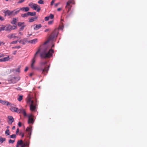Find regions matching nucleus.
Instances as JSON below:
<instances>
[{"label":"nucleus","mask_w":147,"mask_h":147,"mask_svg":"<svg viewBox=\"0 0 147 147\" xmlns=\"http://www.w3.org/2000/svg\"><path fill=\"white\" fill-rule=\"evenodd\" d=\"M53 52L54 51L52 49H50L48 50L47 49H44L40 53V56L41 58H50L52 56Z\"/></svg>","instance_id":"obj_1"},{"label":"nucleus","mask_w":147,"mask_h":147,"mask_svg":"<svg viewBox=\"0 0 147 147\" xmlns=\"http://www.w3.org/2000/svg\"><path fill=\"white\" fill-rule=\"evenodd\" d=\"M58 33V30L57 29H55L51 34L48 40L45 42L44 43V44H45L48 42L50 40H53L55 37H56L57 36Z\"/></svg>","instance_id":"obj_2"},{"label":"nucleus","mask_w":147,"mask_h":147,"mask_svg":"<svg viewBox=\"0 0 147 147\" xmlns=\"http://www.w3.org/2000/svg\"><path fill=\"white\" fill-rule=\"evenodd\" d=\"M19 11H16L15 10L10 11L9 10H7L4 12L5 13V16H8L10 17H13L18 13L19 12Z\"/></svg>","instance_id":"obj_3"},{"label":"nucleus","mask_w":147,"mask_h":147,"mask_svg":"<svg viewBox=\"0 0 147 147\" xmlns=\"http://www.w3.org/2000/svg\"><path fill=\"white\" fill-rule=\"evenodd\" d=\"M40 48H39L35 53L34 57L32 60V63L31 65V67L32 69H34L35 68V67L34 66V64L36 61L35 58L36 57L38 54L40 52Z\"/></svg>","instance_id":"obj_4"},{"label":"nucleus","mask_w":147,"mask_h":147,"mask_svg":"<svg viewBox=\"0 0 147 147\" xmlns=\"http://www.w3.org/2000/svg\"><path fill=\"white\" fill-rule=\"evenodd\" d=\"M9 105L10 107L9 108L10 110L12 112H16L17 113H20V111L19 110V109H18L14 105L10 103V104Z\"/></svg>","instance_id":"obj_5"},{"label":"nucleus","mask_w":147,"mask_h":147,"mask_svg":"<svg viewBox=\"0 0 147 147\" xmlns=\"http://www.w3.org/2000/svg\"><path fill=\"white\" fill-rule=\"evenodd\" d=\"M71 4H74L75 2L74 0H69L66 3L65 7L68 9V11H69L72 7V6L70 5Z\"/></svg>","instance_id":"obj_6"},{"label":"nucleus","mask_w":147,"mask_h":147,"mask_svg":"<svg viewBox=\"0 0 147 147\" xmlns=\"http://www.w3.org/2000/svg\"><path fill=\"white\" fill-rule=\"evenodd\" d=\"M50 66L49 65L46 66L43 69H40L42 71V74H44V75H46L48 73V72L49 70Z\"/></svg>","instance_id":"obj_7"},{"label":"nucleus","mask_w":147,"mask_h":147,"mask_svg":"<svg viewBox=\"0 0 147 147\" xmlns=\"http://www.w3.org/2000/svg\"><path fill=\"white\" fill-rule=\"evenodd\" d=\"M16 34L15 33H12V34H11L9 35H8L7 36V37L9 38V39H11L12 38H13L14 39L15 38H17L18 39H20V38L19 37V36H17L16 35Z\"/></svg>","instance_id":"obj_8"},{"label":"nucleus","mask_w":147,"mask_h":147,"mask_svg":"<svg viewBox=\"0 0 147 147\" xmlns=\"http://www.w3.org/2000/svg\"><path fill=\"white\" fill-rule=\"evenodd\" d=\"M28 123L29 124L33 123L34 122V120L33 118V116L32 115L30 114L28 116Z\"/></svg>","instance_id":"obj_9"},{"label":"nucleus","mask_w":147,"mask_h":147,"mask_svg":"<svg viewBox=\"0 0 147 147\" xmlns=\"http://www.w3.org/2000/svg\"><path fill=\"white\" fill-rule=\"evenodd\" d=\"M36 109V104L34 103L33 100L31 101V103L30 105V109L31 111L35 110Z\"/></svg>","instance_id":"obj_10"},{"label":"nucleus","mask_w":147,"mask_h":147,"mask_svg":"<svg viewBox=\"0 0 147 147\" xmlns=\"http://www.w3.org/2000/svg\"><path fill=\"white\" fill-rule=\"evenodd\" d=\"M8 120L7 122L9 124H11L14 121V119L13 117L11 116H9L8 117Z\"/></svg>","instance_id":"obj_11"},{"label":"nucleus","mask_w":147,"mask_h":147,"mask_svg":"<svg viewBox=\"0 0 147 147\" xmlns=\"http://www.w3.org/2000/svg\"><path fill=\"white\" fill-rule=\"evenodd\" d=\"M34 7L33 9L36 10L37 12H39L40 10V7L39 5L36 4L34 5Z\"/></svg>","instance_id":"obj_12"},{"label":"nucleus","mask_w":147,"mask_h":147,"mask_svg":"<svg viewBox=\"0 0 147 147\" xmlns=\"http://www.w3.org/2000/svg\"><path fill=\"white\" fill-rule=\"evenodd\" d=\"M26 131L28 132L27 137H29L30 138V136L31 134L32 127H27L26 129Z\"/></svg>","instance_id":"obj_13"},{"label":"nucleus","mask_w":147,"mask_h":147,"mask_svg":"<svg viewBox=\"0 0 147 147\" xmlns=\"http://www.w3.org/2000/svg\"><path fill=\"white\" fill-rule=\"evenodd\" d=\"M38 42V39L37 38H35L33 40H29L28 41V43L34 44Z\"/></svg>","instance_id":"obj_14"},{"label":"nucleus","mask_w":147,"mask_h":147,"mask_svg":"<svg viewBox=\"0 0 147 147\" xmlns=\"http://www.w3.org/2000/svg\"><path fill=\"white\" fill-rule=\"evenodd\" d=\"M19 110H20V113H22L24 116L25 117H26L27 116L26 113L24 109L22 108L19 109Z\"/></svg>","instance_id":"obj_15"},{"label":"nucleus","mask_w":147,"mask_h":147,"mask_svg":"<svg viewBox=\"0 0 147 147\" xmlns=\"http://www.w3.org/2000/svg\"><path fill=\"white\" fill-rule=\"evenodd\" d=\"M29 10V8L28 7H23L20 8V10L23 11L27 12Z\"/></svg>","instance_id":"obj_16"},{"label":"nucleus","mask_w":147,"mask_h":147,"mask_svg":"<svg viewBox=\"0 0 147 147\" xmlns=\"http://www.w3.org/2000/svg\"><path fill=\"white\" fill-rule=\"evenodd\" d=\"M0 103H1L2 104L6 105L7 106L10 104V102L5 100H0Z\"/></svg>","instance_id":"obj_17"},{"label":"nucleus","mask_w":147,"mask_h":147,"mask_svg":"<svg viewBox=\"0 0 147 147\" xmlns=\"http://www.w3.org/2000/svg\"><path fill=\"white\" fill-rule=\"evenodd\" d=\"M37 17L36 16L34 17H33L32 18H30L29 19V22H32L34 21L35 20L37 19Z\"/></svg>","instance_id":"obj_18"},{"label":"nucleus","mask_w":147,"mask_h":147,"mask_svg":"<svg viewBox=\"0 0 147 147\" xmlns=\"http://www.w3.org/2000/svg\"><path fill=\"white\" fill-rule=\"evenodd\" d=\"M42 27L41 24H39L38 25H36V26L34 27V29L35 30H37Z\"/></svg>","instance_id":"obj_19"},{"label":"nucleus","mask_w":147,"mask_h":147,"mask_svg":"<svg viewBox=\"0 0 147 147\" xmlns=\"http://www.w3.org/2000/svg\"><path fill=\"white\" fill-rule=\"evenodd\" d=\"M5 30L7 31H11L10 25H6Z\"/></svg>","instance_id":"obj_20"},{"label":"nucleus","mask_w":147,"mask_h":147,"mask_svg":"<svg viewBox=\"0 0 147 147\" xmlns=\"http://www.w3.org/2000/svg\"><path fill=\"white\" fill-rule=\"evenodd\" d=\"M26 41L25 39H22L19 41L20 43L23 45H24L26 43Z\"/></svg>","instance_id":"obj_21"},{"label":"nucleus","mask_w":147,"mask_h":147,"mask_svg":"<svg viewBox=\"0 0 147 147\" xmlns=\"http://www.w3.org/2000/svg\"><path fill=\"white\" fill-rule=\"evenodd\" d=\"M29 16V14H28V12L27 13H25L24 14H22L21 15V16L23 18H24L25 17H28Z\"/></svg>","instance_id":"obj_22"},{"label":"nucleus","mask_w":147,"mask_h":147,"mask_svg":"<svg viewBox=\"0 0 147 147\" xmlns=\"http://www.w3.org/2000/svg\"><path fill=\"white\" fill-rule=\"evenodd\" d=\"M35 3H34L32 2H31L30 3H29V5L30 6V7L32 8V9H33L34 7V5H35Z\"/></svg>","instance_id":"obj_23"},{"label":"nucleus","mask_w":147,"mask_h":147,"mask_svg":"<svg viewBox=\"0 0 147 147\" xmlns=\"http://www.w3.org/2000/svg\"><path fill=\"white\" fill-rule=\"evenodd\" d=\"M16 22H17V19L15 18H13V20L11 22V23L12 24H16Z\"/></svg>","instance_id":"obj_24"},{"label":"nucleus","mask_w":147,"mask_h":147,"mask_svg":"<svg viewBox=\"0 0 147 147\" xmlns=\"http://www.w3.org/2000/svg\"><path fill=\"white\" fill-rule=\"evenodd\" d=\"M6 28V26L2 25V26L0 29V31L2 30H5V28Z\"/></svg>","instance_id":"obj_25"},{"label":"nucleus","mask_w":147,"mask_h":147,"mask_svg":"<svg viewBox=\"0 0 147 147\" xmlns=\"http://www.w3.org/2000/svg\"><path fill=\"white\" fill-rule=\"evenodd\" d=\"M28 13L29 14V16H34L36 15V13L35 12H28Z\"/></svg>","instance_id":"obj_26"},{"label":"nucleus","mask_w":147,"mask_h":147,"mask_svg":"<svg viewBox=\"0 0 147 147\" xmlns=\"http://www.w3.org/2000/svg\"><path fill=\"white\" fill-rule=\"evenodd\" d=\"M19 97L18 98V100L19 101H21L22 99L23 96L22 95H19Z\"/></svg>","instance_id":"obj_27"},{"label":"nucleus","mask_w":147,"mask_h":147,"mask_svg":"<svg viewBox=\"0 0 147 147\" xmlns=\"http://www.w3.org/2000/svg\"><path fill=\"white\" fill-rule=\"evenodd\" d=\"M25 24L24 22H19L18 23V26L19 27H21L24 25Z\"/></svg>","instance_id":"obj_28"},{"label":"nucleus","mask_w":147,"mask_h":147,"mask_svg":"<svg viewBox=\"0 0 147 147\" xmlns=\"http://www.w3.org/2000/svg\"><path fill=\"white\" fill-rule=\"evenodd\" d=\"M17 143L19 145H22L23 143V142L22 140H18V141Z\"/></svg>","instance_id":"obj_29"},{"label":"nucleus","mask_w":147,"mask_h":147,"mask_svg":"<svg viewBox=\"0 0 147 147\" xmlns=\"http://www.w3.org/2000/svg\"><path fill=\"white\" fill-rule=\"evenodd\" d=\"M5 138H2L1 137H0V141L3 143V142L5 140Z\"/></svg>","instance_id":"obj_30"},{"label":"nucleus","mask_w":147,"mask_h":147,"mask_svg":"<svg viewBox=\"0 0 147 147\" xmlns=\"http://www.w3.org/2000/svg\"><path fill=\"white\" fill-rule=\"evenodd\" d=\"M47 63V62L46 61H42L40 62V64L42 65H44Z\"/></svg>","instance_id":"obj_31"},{"label":"nucleus","mask_w":147,"mask_h":147,"mask_svg":"<svg viewBox=\"0 0 147 147\" xmlns=\"http://www.w3.org/2000/svg\"><path fill=\"white\" fill-rule=\"evenodd\" d=\"M49 19H53L54 18V15L52 14H50L49 16H48Z\"/></svg>","instance_id":"obj_32"},{"label":"nucleus","mask_w":147,"mask_h":147,"mask_svg":"<svg viewBox=\"0 0 147 147\" xmlns=\"http://www.w3.org/2000/svg\"><path fill=\"white\" fill-rule=\"evenodd\" d=\"M11 30H14L16 28V26H11L10 25Z\"/></svg>","instance_id":"obj_33"},{"label":"nucleus","mask_w":147,"mask_h":147,"mask_svg":"<svg viewBox=\"0 0 147 147\" xmlns=\"http://www.w3.org/2000/svg\"><path fill=\"white\" fill-rule=\"evenodd\" d=\"M5 134H7V135H9V131L8 129H7L5 131Z\"/></svg>","instance_id":"obj_34"},{"label":"nucleus","mask_w":147,"mask_h":147,"mask_svg":"<svg viewBox=\"0 0 147 147\" xmlns=\"http://www.w3.org/2000/svg\"><path fill=\"white\" fill-rule=\"evenodd\" d=\"M38 2L39 4H43L44 3V1L42 0H39Z\"/></svg>","instance_id":"obj_35"},{"label":"nucleus","mask_w":147,"mask_h":147,"mask_svg":"<svg viewBox=\"0 0 147 147\" xmlns=\"http://www.w3.org/2000/svg\"><path fill=\"white\" fill-rule=\"evenodd\" d=\"M25 24H24L22 26H21L20 27H21L20 29V30H23L24 29V28L25 27Z\"/></svg>","instance_id":"obj_36"},{"label":"nucleus","mask_w":147,"mask_h":147,"mask_svg":"<svg viewBox=\"0 0 147 147\" xmlns=\"http://www.w3.org/2000/svg\"><path fill=\"white\" fill-rule=\"evenodd\" d=\"M15 142V140H13L11 139H10L9 140V143H11V144H13Z\"/></svg>","instance_id":"obj_37"},{"label":"nucleus","mask_w":147,"mask_h":147,"mask_svg":"<svg viewBox=\"0 0 147 147\" xmlns=\"http://www.w3.org/2000/svg\"><path fill=\"white\" fill-rule=\"evenodd\" d=\"M10 137L11 138H15L16 137V135L15 134H13L10 135Z\"/></svg>","instance_id":"obj_38"},{"label":"nucleus","mask_w":147,"mask_h":147,"mask_svg":"<svg viewBox=\"0 0 147 147\" xmlns=\"http://www.w3.org/2000/svg\"><path fill=\"white\" fill-rule=\"evenodd\" d=\"M9 57H5L3 58L4 61H7L8 60Z\"/></svg>","instance_id":"obj_39"},{"label":"nucleus","mask_w":147,"mask_h":147,"mask_svg":"<svg viewBox=\"0 0 147 147\" xmlns=\"http://www.w3.org/2000/svg\"><path fill=\"white\" fill-rule=\"evenodd\" d=\"M18 41L16 40L15 41H13L10 42V44H16L17 43Z\"/></svg>","instance_id":"obj_40"},{"label":"nucleus","mask_w":147,"mask_h":147,"mask_svg":"<svg viewBox=\"0 0 147 147\" xmlns=\"http://www.w3.org/2000/svg\"><path fill=\"white\" fill-rule=\"evenodd\" d=\"M23 144L25 146H28L29 145V143L27 142H26L25 143H23Z\"/></svg>","instance_id":"obj_41"},{"label":"nucleus","mask_w":147,"mask_h":147,"mask_svg":"<svg viewBox=\"0 0 147 147\" xmlns=\"http://www.w3.org/2000/svg\"><path fill=\"white\" fill-rule=\"evenodd\" d=\"M49 19V16L46 17H45V20L46 21H47Z\"/></svg>","instance_id":"obj_42"},{"label":"nucleus","mask_w":147,"mask_h":147,"mask_svg":"<svg viewBox=\"0 0 147 147\" xmlns=\"http://www.w3.org/2000/svg\"><path fill=\"white\" fill-rule=\"evenodd\" d=\"M53 22V20H51V21H49V22H48V24H49V25L51 24H52Z\"/></svg>","instance_id":"obj_43"},{"label":"nucleus","mask_w":147,"mask_h":147,"mask_svg":"<svg viewBox=\"0 0 147 147\" xmlns=\"http://www.w3.org/2000/svg\"><path fill=\"white\" fill-rule=\"evenodd\" d=\"M25 0H20L18 2V3H23L24 1Z\"/></svg>","instance_id":"obj_44"},{"label":"nucleus","mask_w":147,"mask_h":147,"mask_svg":"<svg viewBox=\"0 0 147 147\" xmlns=\"http://www.w3.org/2000/svg\"><path fill=\"white\" fill-rule=\"evenodd\" d=\"M20 48V47L19 46H16L15 47H13V48H17L19 49Z\"/></svg>","instance_id":"obj_45"},{"label":"nucleus","mask_w":147,"mask_h":147,"mask_svg":"<svg viewBox=\"0 0 147 147\" xmlns=\"http://www.w3.org/2000/svg\"><path fill=\"white\" fill-rule=\"evenodd\" d=\"M20 135L21 136L22 138L24 136V134L23 133H20Z\"/></svg>","instance_id":"obj_46"},{"label":"nucleus","mask_w":147,"mask_h":147,"mask_svg":"<svg viewBox=\"0 0 147 147\" xmlns=\"http://www.w3.org/2000/svg\"><path fill=\"white\" fill-rule=\"evenodd\" d=\"M0 20L1 21H3L4 20V19L3 17L0 16Z\"/></svg>","instance_id":"obj_47"},{"label":"nucleus","mask_w":147,"mask_h":147,"mask_svg":"<svg viewBox=\"0 0 147 147\" xmlns=\"http://www.w3.org/2000/svg\"><path fill=\"white\" fill-rule=\"evenodd\" d=\"M19 132V128H17V130L16 131V134H18Z\"/></svg>","instance_id":"obj_48"},{"label":"nucleus","mask_w":147,"mask_h":147,"mask_svg":"<svg viewBox=\"0 0 147 147\" xmlns=\"http://www.w3.org/2000/svg\"><path fill=\"white\" fill-rule=\"evenodd\" d=\"M54 2H55L54 0H52L51 2V5H53V4L54 3Z\"/></svg>","instance_id":"obj_49"},{"label":"nucleus","mask_w":147,"mask_h":147,"mask_svg":"<svg viewBox=\"0 0 147 147\" xmlns=\"http://www.w3.org/2000/svg\"><path fill=\"white\" fill-rule=\"evenodd\" d=\"M18 125L20 127L21 126L22 124H21V123L20 122H19L18 123Z\"/></svg>","instance_id":"obj_50"},{"label":"nucleus","mask_w":147,"mask_h":147,"mask_svg":"<svg viewBox=\"0 0 147 147\" xmlns=\"http://www.w3.org/2000/svg\"><path fill=\"white\" fill-rule=\"evenodd\" d=\"M59 4V3H56L55 4V7H57L58 5Z\"/></svg>","instance_id":"obj_51"},{"label":"nucleus","mask_w":147,"mask_h":147,"mask_svg":"<svg viewBox=\"0 0 147 147\" xmlns=\"http://www.w3.org/2000/svg\"><path fill=\"white\" fill-rule=\"evenodd\" d=\"M49 29H46L45 30V32H46L48 31H49Z\"/></svg>","instance_id":"obj_52"},{"label":"nucleus","mask_w":147,"mask_h":147,"mask_svg":"<svg viewBox=\"0 0 147 147\" xmlns=\"http://www.w3.org/2000/svg\"><path fill=\"white\" fill-rule=\"evenodd\" d=\"M61 9V8H58V9H57V11H60Z\"/></svg>","instance_id":"obj_53"},{"label":"nucleus","mask_w":147,"mask_h":147,"mask_svg":"<svg viewBox=\"0 0 147 147\" xmlns=\"http://www.w3.org/2000/svg\"><path fill=\"white\" fill-rule=\"evenodd\" d=\"M28 69V68L27 67H26V68L24 70V71H26Z\"/></svg>","instance_id":"obj_54"},{"label":"nucleus","mask_w":147,"mask_h":147,"mask_svg":"<svg viewBox=\"0 0 147 147\" xmlns=\"http://www.w3.org/2000/svg\"><path fill=\"white\" fill-rule=\"evenodd\" d=\"M3 61H4L3 58L0 59V62H3Z\"/></svg>","instance_id":"obj_55"},{"label":"nucleus","mask_w":147,"mask_h":147,"mask_svg":"<svg viewBox=\"0 0 147 147\" xmlns=\"http://www.w3.org/2000/svg\"><path fill=\"white\" fill-rule=\"evenodd\" d=\"M15 126H13V127H12V129H15Z\"/></svg>","instance_id":"obj_56"},{"label":"nucleus","mask_w":147,"mask_h":147,"mask_svg":"<svg viewBox=\"0 0 147 147\" xmlns=\"http://www.w3.org/2000/svg\"><path fill=\"white\" fill-rule=\"evenodd\" d=\"M19 34H20V35H22V32H19Z\"/></svg>","instance_id":"obj_57"},{"label":"nucleus","mask_w":147,"mask_h":147,"mask_svg":"<svg viewBox=\"0 0 147 147\" xmlns=\"http://www.w3.org/2000/svg\"><path fill=\"white\" fill-rule=\"evenodd\" d=\"M25 146H24V145L22 144V145H21V147H25Z\"/></svg>","instance_id":"obj_58"},{"label":"nucleus","mask_w":147,"mask_h":147,"mask_svg":"<svg viewBox=\"0 0 147 147\" xmlns=\"http://www.w3.org/2000/svg\"><path fill=\"white\" fill-rule=\"evenodd\" d=\"M19 145L18 144V143H17L16 145V147H19Z\"/></svg>","instance_id":"obj_59"},{"label":"nucleus","mask_w":147,"mask_h":147,"mask_svg":"<svg viewBox=\"0 0 147 147\" xmlns=\"http://www.w3.org/2000/svg\"><path fill=\"white\" fill-rule=\"evenodd\" d=\"M3 43V42H0V46Z\"/></svg>","instance_id":"obj_60"},{"label":"nucleus","mask_w":147,"mask_h":147,"mask_svg":"<svg viewBox=\"0 0 147 147\" xmlns=\"http://www.w3.org/2000/svg\"><path fill=\"white\" fill-rule=\"evenodd\" d=\"M3 54L2 55H0V57H3Z\"/></svg>","instance_id":"obj_61"},{"label":"nucleus","mask_w":147,"mask_h":147,"mask_svg":"<svg viewBox=\"0 0 147 147\" xmlns=\"http://www.w3.org/2000/svg\"><path fill=\"white\" fill-rule=\"evenodd\" d=\"M33 75V74L32 73H30V76H31Z\"/></svg>","instance_id":"obj_62"},{"label":"nucleus","mask_w":147,"mask_h":147,"mask_svg":"<svg viewBox=\"0 0 147 147\" xmlns=\"http://www.w3.org/2000/svg\"><path fill=\"white\" fill-rule=\"evenodd\" d=\"M9 128V126H7V129H8Z\"/></svg>","instance_id":"obj_63"},{"label":"nucleus","mask_w":147,"mask_h":147,"mask_svg":"<svg viewBox=\"0 0 147 147\" xmlns=\"http://www.w3.org/2000/svg\"><path fill=\"white\" fill-rule=\"evenodd\" d=\"M54 47V45H53L52 46V48H53V47Z\"/></svg>","instance_id":"obj_64"}]
</instances>
